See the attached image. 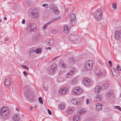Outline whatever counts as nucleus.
<instances>
[{"instance_id": "nucleus-16", "label": "nucleus", "mask_w": 121, "mask_h": 121, "mask_svg": "<svg viewBox=\"0 0 121 121\" xmlns=\"http://www.w3.org/2000/svg\"><path fill=\"white\" fill-rule=\"evenodd\" d=\"M59 64L60 67L62 68H67V66H65V64L64 63L63 60H60L59 62Z\"/></svg>"}, {"instance_id": "nucleus-39", "label": "nucleus", "mask_w": 121, "mask_h": 121, "mask_svg": "<svg viewBox=\"0 0 121 121\" xmlns=\"http://www.w3.org/2000/svg\"><path fill=\"white\" fill-rule=\"evenodd\" d=\"M41 49L39 48L36 49L35 50V52L37 54L40 53L41 52Z\"/></svg>"}, {"instance_id": "nucleus-43", "label": "nucleus", "mask_w": 121, "mask_h": 121, "mask_svg": "<svg viewBox=\"0 0 121 121\" xmlns=\"http://www.w3.org/2000/svg\"><path fill=\"white\" fill-rule=\"evenodd\" d=\"M60 17L59 16V17H57L56 18H55L53 19V20L52 21H51L52 22L54 21L55 20H57L59 19L60 18Z\"/></svg>"}, {"instance_id": "nucleus-55", "label": "nucleus", "mask_w": 121, "mask_h": 121, "mask_svg": "<svg viewBox=\"0 0 121 121\" xmlns=\"http://www.w3.org/2000/svg\"><path fill=\"white\" fill-rule=\"evenodd\" d=\"M45 49L46 50H50L51 49V48L50 47H46Z\"/></svg>"}, {"instance_id": "nucleus-41", "label": "nucleus", "mask_w": 121, "mask_h": 121, "mask_svg": "<svg viewBox=\"0 0 121 121\" xmlns=\"http://www.w3.org/2000/svg\"><path fill=\"white\" fill-rule=\"evenodd\" d=\"M39 100V102L40 103L42 104H43V101L42 99V98L41 97H39V98L38 99Z\"/></svg>"}, {"instance_id": "nucleus-11", "label": "nucleus", "mask_w": 121, "mask_h": 121, "mask_svg": "<svg viewBox=\"0 0 121 121\" xmlns=\"http://www.w3.org/2000/svg\"><path fill=\"white\" fill-rule=\"evenodd\" d=\"M45 41L46 44L48 46H51L54 43V41L53 39H47Z\"/></svg>"}, {"instance_id": "nucleus-13", "label": "nucleus", "mask_w": 121, "mask_h": 121, "mask_svg": "<svg viewBox=\"0 0 121 121\" xmlns=\"http://www.w3.org/2000/svg\"><path fill=\"white\" fill-rule=\"evenodd\" d=\"M75 69H72L71 70L69 71L66 74V77L67 78H69L70 75L72 74L73 73H75Z\"/></svg>"}, {"instance_id": "nucleus-12", "label": "nucleus", "mask_w": 121, "mask_h": 121, "mask_svg": "<svg viewBox=\"0 0 121 121\" xmlns=\"http://www.w3.org/2000/svg\"><path fill=\"white\" fill-rule=\"evenodd\" d=\"M13 119L15 121H19L20 119V115L18 114H15L13 115Z\"/></svg>"}, {"instance_id": "nucleus-26", "label": "nucleus", "mask_w": 121, "mask_h": 121, "mask_svg": "<svg viewBox=\"0 0 121 121\" xmlns=\"http://www.w3.org/2000/svg\"><path fill=\"white\" fill-rule=\"evenodd\" d=\"M102 107L101 104H98L96 105L95 110L96 111H98L101 109Z\"/></svg>"}, {"instance_id": "nucleus-7", "label": "nucleus", "mask_w": 121, "mask_h": 121, "mask_svg": "<svg viewBox=\"0 0 121 121\" xmlns=\"http://www.w3.org/2000/svg\"><path fill=\"white\" fill-rule=\"evenodd\" d=\"M114 37L117 40H119L121 38V32L119 31H115L114 32Z\"/></svg>"}, {"instance_id": "nucleus-42", "label": "nucleus", "mask_w": 121, "mask_h": 121, "mask_svg": "<svg viewBox=\"0 0 121 121\" xmlns=\"http://www.w3.org/2000/svg\"><path fill=\"white\" fill-rule=\"evenodd\" d=\"M22 68L23 69H26L28 70L29 69V68L28 67L23 65H22Z\"/></svg>"}, {"instance_id": "nucleus-34", "label": "nucleus", "mask_w": 121, "mask_h": 121, "mask_svg": "<svg viewBox=\"0 0 121 121\" xmlns=\"http://www.w3.org/2000/svg\"><path fill=\"white\" fill-rule=\"evenodd\" d=\"M52 11L54 13L56 14H57L59 13V10L57 8H56V9H53Z\"/></svg>"}, {"instance_id": "nucleus-58", "label": "nucleus", "mask_w": 121, "mask_h": 121, "mask_svg": "<svg viewBox=\"0 0 121 121\" xmlns=\"http://www.w3.org/2000/svg\"><path fill=\"white\" fill-rule=\"evenodd\" d=\"M3 19H4L5 20H7V18L6 17H3Z\"/></svg>"}, {"instance_id": "nucleus-38", "label": "nucleus", "mask_w": 121, "mask_h": 121, "mask_svg": "<svg viewBox=\"0 0 121 121\" xmlns=\"http://www.w3.org/2000/svg\"><path fill=\"white\" fill-rule=\"evenodd\" d=\"M26 3L29 6H30L32 5L31 2L29 0L26 1Z\"/></svg>"}, {"instance_id": "nucleus-21", "label": "nucleus", "mask_w": 121, "mask_h": 121, "mask_svg": "<svg viewBox=\"0 0 121 121\" xmlns=\"http://www.w3.org/2000/svg\"><path fill=\"white\" fill-rule=\"evenodd\" d=\"M32 39L35 42H36L39 40V36L38 35H34L33 36Z\"/></svg>"}, {"instance_id": "nucleus-5", "label": "nucleus", "mask_w": 121, "mask_h": 121, "mask_svg": "<svg viewBox=\"0 0 121 121\" xmlns=\"http://www.w3.org/2000/svg\"><path fill=\"white\" fill-rule=\"evenodd\" d=\"M28 30L29 32H30L36 31L37 30L36 25L34 23L29 24L28 28Z\"/></svg>"}, {"instance_id": "nucleus-29", "label": "nucleus", "mask_w": 121, "mask_h": 121, "mask_svg": "<svg viewBox=\"0 0 121 121\" xmlns=\"http://www.w3.org/2000/svg\"><path fill=\"white\" fill-rule=\"evenodd\" d=\"M86 112V110L85 108L81 109L78 111V113L80 115H82Z\"/></svg>"}, {"instance_id": "nucleus-1", "label": "nucleus", "mask_w": 121, "mask_h": 121, "mask_svg": "<svg viewBox=\"0 0 121 121\" xmlns=\"http://www.w3.org/2000/svg\"><path fill=\"white\" fill-rule=\"evenodd\" d=\"M9 114V111L8 107H5L1 108L0 110V118H4L8 116Z\"/></svg>"}, {"instance_id": "nucleus-50", "label": "nucleus", "mask_w": 121, "mask_h": 121, "mask_svg": "<svg viewBox=\"0 0 121 121\" xmlns=\"http://www.w3.org/2000/svg\"><path fill=\"white\" fill-rule=\"evenodd\" d=\"M23 73L24 74V75L25 76H26L27 75V73L26 71H24L23 72Z\"/></svg>"}, {"instance_id": "nucleus-27", "label": "nucleus", "mask_w": 121, "mask_h": 121, "mask_svg": "<svg viewBox=\"0 0 121 121\" xmlns=\"http://www.w3.org/2000/svg\"><path fill=\"white\" fill-rule=\"evenodd\" d=\"M64 104L63 103H61L59 105V108L62 110H64L65 108Z\"/></svg>"}, {"instance_id": "nucleus-51", "label": "nucleus", "mask_w": 121, "mask_h": 121, "mask_svg": "<svg viewBox=\"0 0 121 121\" xmlns=\"http://www.w3.org/2000/svg\"><path fill=\"white\" fill-rule=\"evenodd\" d=\"M120 67L119 65H117V69L118 71H119L120 70Z\"/></svg>"}, {"instance_id": "nucleus-4", "label": "nucleus", "mask_w": 121, "mask_h": 121, "mask_svg": "<svg viewBox=\"0 0 121 121\" xmlns=\"http://www.w3.org/2000/svg\"><path fill=\"white\" fill-rule=\"evenodd\" d=\"M93 62L91 60H87L84 63L85 69L87 70L91 69L92 66Z\"/></svg>"}, {"instance_id": "nucleus-44", "label": "nucleus", "mask_w": 121, "mask_h": 121, "mask_svg": "<svg viewBox=\"0 0 121 121\" xmlns=\"http://www.w3.org/2000/svg\"><path fill=\"white\" fill-rule=\"evenodd\" d=\"M42 6L43 7H44L46 9L48 7V4H44Z\"/></svg>"}, {"instance_id": "nucleus-17", "label": "nucleus", "mask_w": 121, "mask_h": 121, "mask_svg": "<svg viewBox=\"0 0 121 121\" xmlns=\"http://www.w3.org/2000/svg\"><path fill=\"white\" fill-rule=\"evenodd\" d=\"M90 80L88 78H86L85 79L84 81V85L86 86H89L90 83Z\"/></svg>"}, {"instance_id": "nucleus-14", "label": "nucleus", "mask_w": 121, "mask_h": 121, "mask_svg": "<svg viewBox=\"0 0 121 121\" xmlns=\"http://www.w3.org/2000/svg\"><path fill=\"white\" fill-rule=\"evenodd\" d=\"M35 50H34L32 48L29 49L28 51V54L31 56H33L35 54Z\"/></svg>"}, {"instance_id": "nucleus-10", "label": "nucleus", "mask_w": 121, "mask_h": 121, "mask_svg": "<svg viewBox=\"0 0 121 121\" xmlns=\"http://www.w3.org/2000/svg\"><path fill=\"white\" fill-rule=\"evenodd\" d=\"M4 82L5 85L7 86H9L11 83V78H9L5 79Z\"/></svg>"}, {"instance_id": "nucleus-3", "label": "nucleus", "mask_w": 121, "mask_h": 121, "mask_svg": "<svg viewBox=\"0 0 121 121\" xmlns=\"http://www.w3.org/2000/svg\"><path fill=\"white\" fill-rule=\"evenodd\" d=\"M28 83H29V82L28 81H26L24 84L25 87L23 89V90L25 92V96L27 99H28L30 98V99H31V94H30L29 91H27V84H28Z\"/></svg>"}, {"instance_id": "nucleus-24", "label": "nucleus", "mask_w": 121, "mask_h": 121, "mask_svg": "<svg viewBox=\"0 0 121 121\" xmlns=\"http://www.w3.org/2000/svg\"><path fill=\"white\" fill-rule=\"evenodd\" d=\"M49 8L52 11L53 9H56V7H55L54 4L52 3L49 4Z\"/></svg>"}, {"instance_id": "nucleus-32", "label": "nucleus", "mask_w": 121, "mask_h": 121, "mask_svg": "<svg viewBox=\"0 0 121 121\" xmlns=\"http://www.w3.org/2000/svg\"><path fill=\"white\" fill-rule=\"evenodd\" d=\"M71 102L74 105H78L79 103V102L76 99H72Z\"/></svg>"}, {"instance_id": "nucleus-33", "label": "nucleus", "mask_w": 121, "mask_h": 121, "mask_svg": "<svg viewBox=\"0 0 121 121\" xmlns=\"http://www.w3.org/2000/svg\"><path fill=\"white\" fill-rule=\"evenodd\" d=\"M52 23V21H50V22H48V23H47L46 25H44L42 28V29H43L45 30H46L48 26L50 24Z\"/></svg>"}, {"instance_id": "nucleus-15", "label": "nucleus", "mask_w": 121, "mask_h": 121, "mask_svg": "<svg viewBox=\"0 0 121 121\" xmlns=\"http://www.w3.org/2000/svg\"><path fill=\"white\" fill-rule=\"evenodd\" d=\"M102 90V87L100 86H96L94 90L95 92L97 93L100 92Z\"/></svg>"}, {"instance_id": "nucleus-53", "label": "nucleus", "mask_w": 121, "mask_h": 121, "mask_svg": "<svg viewBox=\"0 0 121 121\" xmlns=\"http://www.w3.org/2000/svg\"><path fill=\"white\" fill-rule=\"evenodd\" d=\"M89 100L88 99H87L86 100V104L87 105H88L89 103Z\"/></svg>"}, {"instance_id": "nucleus-37", "label": "nucleus", "mask_w": 121, "mask_h": 121, "mask_svg": "<svg viewBox=\"0 0 121 121\" xmlns=\"http://www.w3.org/2000/svg\"><path fill=\"white\" fill-rule=\"evenodd\" d=\"M112 94V93L111 91H109L107 95V96L108 98L110 97Z\"/></svg>"}, {"instance_id": "nucleus-49", "label": "nucleus", "mask_w": 121, "mask_h": 121, "mask_svg": "<svg viewBox=\"0 0 121 121\" xmlns=\"http://www.w3.org/2000/svg\"><path fill=\"white\" fill-rule=\"evenodd\" d=\"M108 64H109V66L110 67H111L112 66V62L111 61H108Z\"/></svg>"}, {"instance_id": "nucleus-28", "label": "nucleus", "mask_w": 121, "mask_h": 121, "mask_svg": "<svg viewBox=\"0 0 121 121\" xmlns=\"http://www.w3.org/2000/svg\"><path fill=\"white\" fill-rule=\"evenodd\" d=\"M74 110V109L73 107L69 108H68V112L69 113L71 114L72 113Z\"/></svg>"}, {"instance_id": "nucleus-18", "label": "nucleus", "mask_w": 121, "mask_h": 121, "mask_svg": "<svg viewBox=\"0 0 121 121\" xmlns=\"http://www.w3.org/2000/svg\"><path fill=\"white\" fill-rule=\"evenodd\" d=\"M70 18L71 22H74L76 21V16L74 14H70Z\"/></svg>"}, {"instance_id": "nucleus-64", "label": "nucleus", "mask_w": 121, "mask_h": 121, "mask_svg": "<svg viewBox=\"0 0 121 121\" xmlns=\"http://www.w3.org/2000/svg\"><path fill=\"white\" fill-rule=\"evenodd\" d=\"M58 57V56H57V57H55V59H56V58L57 57Z\"/></svg>"}, {"instance_id": "nucleus-46", "label": "nucleus", "mask_w": 121, "mask_h": 121, "mask_svg": "<svg viewBox=\"0 0 121 121\" xmlns=\"http://www.w3.org/2000/svg\"><path fill=\"white\" fill-rule=\"evenodd\" d=\"M77 83V81L74 79L72 81V83L73 84H76Z\"/></svg>"}, {"instance_id": "nucleus-35", "label": "nucleus", "mask_w": 121, "mask_h": 121, "mask_svg": "<svg viewBox=\"0 0 121 121\" xmlns=\"http://www.w3.org/2000/svg\"><path fill=\"white\" fill-rule=\"evenodd\" d=\"M95 99L96 101L99 102L100 101L101 98L99 95H97L96 96Z\"/></svg>"}, {"instance_id": "nucleus-63", "label": "nucleus", "mask_w": 121, "mask_h": 121, "mask_svg": "<svg viewBox=\"0 0 121 121\" xmlns=\"http://www.w3.org/2000/svg\"><path fill=\"white\" fill-rule=\"evenodd\" d=\"M55 58H54L53 59V60H55Z\"/></svg>"}, {"instance_id": "nucleus-45", "label": "nucleus", "mask_w": 121, "mask_h": 121, "mask_svg": "<svg viewBox=\"0 0 121 121\" xmlns=\"http://www.w3.org/2000/svg\"><path fill=\"white\" fill-rule=\"evenodd\" d=\"M115 108L117 109H118L121 111V108L119 106H115Z\"/></svg>"}, {"instance_id": "nucleus-22", "label": "nucleus", "mask_w": 121, "mask_h": 121, "mask_svg": "<svg viewBox=\"0 0 121 121\" xmlns=\"http://www.w3.org/2000/svg\"><path fill=\"white\" fill-rule=\"evenodd\" d=\"M56 65L55 63H53L51 65L50 69H52V72H54L56 69Z\"/></svg>"}, {"instance_id": "nucleus-23", "label": "nucleus", "mask_w": 121, "mask_h": 121, "mask_svg": "<svg viewBox=\"0 0 121 121\" xmlns=\"http://www.w3.org/2000/svg\"><path fill=\"white\" fill-rule=\"evenodd\" d=\"M96 76L99 77H100L102 76L103 73L100 72V70L99 69L96 70Z\"/></svg>"}, {"instance_id": "nucleus-6", "label": "nucleus", "mask_w": 121, "mask_h": 121, "mask_svg": "<svg viewBox=\"0 0 121 121\" xmlns=\"http://www.w3.org/2000/svg\"><path fill=\"white\" fill-rule=\"evenodd\" d=\"M29 14L31 17L35 19L38 18L39 16L38 13L35 11L32 10L30 11L29 12Z\"/></svg>"}, {"instance_id": "nucleus-48", "label": "nucleus", "mask_w": 121, "mask_h": 121, "mask_svg": "<svg viewBox=\"0 0 121 121\" xmlns=\"http://www.w3.org/2000/svg\"><path fill=\"white\" fill-rule=\"evenodd\" d=\"M57 31L56 30H52V33H53L54 34H55L57 32Z\"/></svg>"}, {"instance_id": "nucleus-20", "label": "nucleus", "mask_w": 121, "mask_h": 121, "mask_svg": "<svg viewBox=\"0 0 121 121\" xmlns=\"http://www.w3.org/2000/svg\"><path fill=\"white\" fill-rule=\"evenodd\" d=\"M67 89L65 87L61 88L59 91L60 92L61 94L65 93L67 91Z\"/></svg>"}, {"instance_id": "nucleus-19", "label": "nucleus", "mask_w": 121, "mask_h": 121, "mask_svg": "<svg viewBox=\"0 0 121 121\" xmlns=\"http://www.w3.org/2000/svg\"><path fill=\"white\" fill-rule=\"evenodd\" d=\"M69 62L70 64L73 65L75 63V60L73 57H70L69 60Z\"/></svg>"}, {"instance_id": "nucleus-52", "label": "nucleus", "mask_w": 121, "mask_h": 121, "mask_svg": "<svg viewBox=\"0 0 121 121\" xmlns=\"http://www.w3.org/2000/svg\"><path fill=\"white\" fill-rule=\"evenodd\" d=\"M47 110H48V113L50 115H51L52 114V113H51V111H50V110L49 109H48Z\"/></svg>"}, {"instance_id": "nucleus-62", "label": "nucleus", "mask_w": 121, "mask_h": 121, "mask_svg": "<svg viewBox=\"0 0 121 121\" xmlns=\"http://www.w3.org/2000/svg\"><path fill=\"white\" fill-rule=\"evenodd\" d=\"M37 105H35V108H37Z\"/></svg>"}, {"instance_id": "nucleus-2", "label": "nucleus", "mask_w": 121, "mask_h": 121, "mask_svg": "<svg viewBox=\"0 0 121 121\" xmlns=\"http://www.w3.org/2000/svg\"><path fill=\"white\" fill-rule=\"evenodd\" d=\"M102 10L100 9H98L94 15V16L96 19L100 21L102 18Z\"/></svg>"}, {"instance_id": "nucleus-8", "label": "nucleus", "mask_w": 121, "mask_h": 121, "mask_svg": "<svg viewBox=\"0 0 121 121\" xmlns=\"http://www.w3.org/2000/svg\"><path fill=\"white\" fill-rule=\"evenodd\" d=\"M70 41L74 43H75V42L76 41L77 38H78V36L77 35H70Z\"/></svg>"}, {"instance_id": "nucleus-54", "label": "nucleus", "mask_w": 121, "mask_h": 121, "mask_svg": "<svg viewBox=\"0 0 121 121\" xmlns=\"http://www.w3.org/2000/svg\"><path fill=\"white\" fill-rule=\"evenodd\" d=\"M22 23L23 24H24L25 23V20L24 19H23L22 22Z\"/></svg>"}, {"instance_id": "nucleus-60", "label": "nucleus", "mask_w": 121, "mask_h": 121, "mask_svg": "<svg viewBox=\"0 0 121 121\" xmlns=\"http://www.w3.org/2000/svg\"><path fill=\"white\" fill-rule=\"evenodd\" d=\"M45 88V90L46 91H47V90L48 89V88L47 87L46 88Z\"/></svg>"}, {"instance_id": "nucleus-9", "label": "nucleus", "mask_w": 121, "mask_h": 121, "mask_svg": "<svg viewBox=\"0 0 121 121\" xmlns=\"http://www.w3.org/2000/svg\"><path fill=\"white\" fill-rule=\"evenodd\" d=\"M81 89L79 87H77L74 89V92L75 94L79 95L82 93Z\"/></svg>"}, {"instance_id": "nucleus-36", "label": "nucleus", "mask_w": 121, "mask_h": 121, "mask_svg": "<svg viewBox=\"0 0 121 121\" xmlns=\"http://www.w3.org/2000/svg\"><path fill=\"white\" fill-rule=\"evenodd\" d=\"M81 42V39L78 36V38H77V39H76L75 43L77 44H79Z\"/></svg>"}, {"instance_id": "nucleus-25", "label": "nucleus", "mask_w": 121, "mask_h": 121, "mask_svg": "<svg viewBox=\"0 0 121 121\" xmlns=\"http://www.w3.org/2000/svg\"><path fill=\"white\" fill-rule=\"evenodd\" d=\"M64 31L66 34L67 33L69 32V29L67 26L65 25L64 27Z\"/></svg>"}, {"instance_id": "nucleus-61", "label": "nucleus", "mask_w": 121, "mask_h": 121, "mask_svg": "<svg viewBox=\"0 0 121 121\" xmlns=\"http://www.w3.org/2000/svg\"><path fill=\"white\" fill-rule=\"evenodd\" d=\"M16 110L17 111H19V110H18V108H16Z\"/></svg>"}, {"instance_id": "nucleus-56", "label": "nucleus", "mask_w": 121, "mask_h": 121, "mask_svg": "<svg viewBox=\"0 0 121 121\" xmlns=\"http://www.w3.org/2000/svg\"><path fill=\"white\" fill-rule=\"evenodd\" d=\"M32 109H33V107L32 106H30V108H29V109L30 110H32Z\"/></svg>"}, {"instance_id": "nucleus-31", "label": "nucleus", "mask_w": 121, "mask_h": 121, "mask_svg": "<svg viewBox=\"0 0 121 121\" xmlns=\"http://www.w3.org/2000/svg\"><path fill=\"white\" fill-rule=\"evenodd\" d=\"M112 73L113 75L115 76H118L119 75V73L115 71H112Z\"/></svg>"}, {"instance_id": "nucleus-40", "label": "nucleus", "mask_w": 121, "mask_h": 121, "mask_svg": "<svg viewBox=\"0 0 121 121\" xmlns=\"http://www.w3.org/2000/svg\"><path fill=\"white\" fill-rule=\"evenodd\" d=\"M112 7L114 10H115L117 8V4L115 3H114L112 4Z\"/></svg>"}, {"instance_id": "nucleus-30", "label": "nucleus", "mask_w": 121, "mask_h": 121, "mask_svg": "<svg viewBox=\"0 0 121 121\" xmlns=\"http://www.w3.org/2000/svg\"><path fill=\"white\" fill-rule=\"evenodd\" d=\"M80 119L78 115H75L73 117V121H79Z\"/></svg>"}, {"instance_id": "nucleus-47", "label": "nucleus", "mask_w": 121, "mask_h": 121, "mask_svg": "<svg viewBox=\"0 0 121 121\" xmlns=\"http://www.w3.org/2000/svg\"><path fill=\"white\" fill-rule=\"evenodd\" d=\"M108 85L107 84H105L104 85V89H106L108 87Z\"/></svg>"}, {"instance_id": "nucleus-57", "label": "nucleus", "mask_w": 121, "mask_h": 121, "mask_svg": "<svg viewBox=\"0 0 121 121\" xmlns=\"http://www.w3.org/2000/svg\"><path fill=\"white\" fill-rule=\"evenodd\" d=\"M88 121H92V119L91 118L89 119H88Z\"/></svg>"}, {"instance_id": "nucleus-59", "label": "nucleus", "mask_w": 121, "mask_h": 121, "mask_svg": "<svg viewBox=\"0 0 121 121\" xmlns=\"http://www.w3.org/2000/svg\"><path fill=\"white\" fill-rule=\"evenodd\" d=\"M8 40V39H4V40L5 41H7Z\"/></svg>"}]
</instances>
